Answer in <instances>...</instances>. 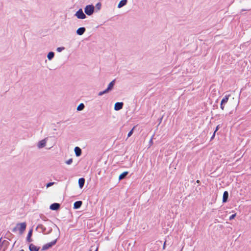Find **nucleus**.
Segmentation results:
<instances>
[{"label":"nucleus","instance_id":"nucleus-19","mask_svg":"<svg viewBox=\"0 0 251 251\" xmlns=\"http://www.w3.org/2000/svg\"><path fill=\"white\" fill-rule=\"evenodd\" d=\"M115 82V80H112L108 85V89H109L110 91L112 89Z\"/></svg>","mask_w":251,"mask_h":251},{"label":"nucleus","instance_id":"nucleus-35","mask_svg":"<svg viewBox=\"0 0 251 251\" xmlns=\"http://www.w3.org/2000/svg\"><path fill=\"white\" fill-rule=\"evenodd\" d=\"M218 126H217L216 129V130H215V132H216V131L218 130Z\"/></svg>","mask_w":251,"mask_h":251},{"label":"nucleus","instance_id":"nucleus-24","mask_svg":"<svg viewBox=\"0 0 251 251\" xmlns=\"http://www.w3.org/2000/svg\"><path fill=\"white\" fill-rule=\"evenodd\" d=\"M73 162V159L72 158H70L69 159V160H67L65 163L68 164V165H70L71 164H72Z\"/></svg>","mask_w":251,"mask_h":251},{"label":"nucleus","instance_id":"nucleus-12","mask_svg":"<svg viewBox=\"0 0 251 251\" xmlns=\"http://www.w3.org/2000/svg\"><path fill=\"white\" fill-rule=\"evenodd\" d=\"M82 204V202L81 201H75L74 204V209H78L79 208Z\"/></svg>","mask_w":251,"mask_h":251},{"label":"nucleus","instance_id":"nucleus-18","mask_svg":"<svg viewBox=\"0 0 251 251\" xmlns=\"http://www.w3.org/2000/svg\"><path fill=\"white\" fill-rule=\"evenodd\" d=\"M128 174V172H124L122 173L119 176V180L124 179Z\"/></svg>","mask_w":251,"mask_h":251},{"label":"nucleus","instance_id":"nucleus-5","mask_svg":"<svg viewBox=\"0 0 251 251\" xmlns=\"http://www.w3.org/2000/svg\"><path fill=\"white\" fill-rule=\"evenodd\" d=\"M48 138H45V139L40 141L37 144V147L38 149H42L46 146Z\"/></svg>","mask_w":251,"mask_h":251},{"label":"nucleus","instance_id":"nucleus-38","mask_svg":"<svg viewBox=\"0 0 251 251\" xmlns=\"http://www.w3.org/2000/svg\"><path fill=\"white\" fill-rule=\"evenodd\" d=\"M88 251H92L91 249H90Z\"/></svg>","mask_w":251,"mask_h":251},{"label":"nucleus","instance_id":"nucleus-34","mask_svg":"<svg viewBox=\"0 0 251 251\" xmlns=\"http://www.w3.org/2000/svg\"><path fill=\"white\" fill-rule=\"evenodd\" d=\"M166 241H165L163 244V249H165Z\"/></svg>","mask_w":251,"mask_h":251},{"label":"nucleus","instance_id":"nucleus-3","mask_svg":"<svg viewBox=\"0 0 251 251\" xmlns=\"http://www.w3.org/2000/svg\"><path fill=\"white\" fill-rule=\"evenodd\" d=\"M230 97V95H226L222 100L220 104V108L222 110H224L225 109V105L226 104Z\"/></svg>","mask_w":251,"mask_h":251},{"label":"nucleus","instance_id":"nucleus-1","mask_svg":"<svg viewBox=\"0 0 251 251\" xmlns=\"http://www.w3.org/2000/svg\"><path fill=\"white\" fill-rule=\"evenodd\" d=\"M95 7L92 4L87 5L84 8V12L88 16L92 15L94 12Z\"/></svg>","mask_w":251,"mask_h":251},{"label":"nucleus","instance_id":"nucleus-31","mask_svg":"<svg viewBox=\"0 0 251 251\" xmlns=\"http://www.w3.org/2000/svg\"><path fill=\"white\" fill-rule=\"evenodd\" d=\"M17 229H18V227H17V226H16V227H14V228L12 230V231L13 232H15V231H16L17 230Z\"/></svg>","mask_w":251,"mask_h":251},{"label":"nucleus","instance_id":"nucleus-30","mask_svg":"<svg viewBox=\"0 0 251 251\" xmlns=\"http://www.w3.org/2000/svg\"><path fill=\"white\" fill-rule=\"evenodd\" d=\"M110 91V90L109 89H108V88H107V89H106L105 90L103 91V94H105L106 93H107Z\"/></svg>","mask_w":251,"mask_h":251},{"label":"nucleus","instance_id":"nucleus-25","mask_svg":"<svg viewBox=\"0 0 251 251\" xmlns=\"http://www.w3.org/2000/svg\"><path fill=\"white\" fill-rule=\"evenodd\" d=\"M101 4L100 2H98L97 4H96V7L98 9V10H100L101 8Z\"/></svg>","mask_w":251,"mask_h":251},{"label":"nucleus","instance_id":"nucleus-23","mask_svg":"<svg viewBox=\"0 0 251 251\" xmlns=\"http://www.w3.org/2000/svg\"><path fill=\"white\" fill-rule=\"evenodd\" d=\"M135 127H133V128L128 132L127 134V137H129L131 136V135L133 134V131Z\"/></svg>","mask_w":251,"mask_h":251},{"label":"nucleus","instance_id":"nucleus-14","mask_svg":"<svg viewBox=\"0 0 251 251\" xmlns=\"http://www.w3.org/2000/svg\"><path fill=\"white\" fill-rule=\"evenodd\" d=\"M127 2V0H121L119 4H118V7L120 8L126 5Z\"/></svg>","mask_w":251,"mask_h":251},{"label":"nucleus","instance_id":"nucleus-4","mask_svg":"<svg viewBox=\"0 0 251 251\" xmlns=\"http://www.w3.org/2000/svg\"><path fill=\"white\" fill-rule=\"evenodd\" d=\"M75 16L79 19H84L86 17L85 14L83 13L82 9L81 8L76 11L75 14Z\"/></svg>","mask_w":251,"mask_h":251},{"label":"nucleus","instance_id":"nucleus-26","mask_svg":"<svg viewBox=\"0 0 251 251\" xmlns=\"http://www.w3.org/2000/svg\"><path fill=\"white\" fill-rule=\"evenodd\" d=\"M152 139H153V136L151 138L150 141H149V145H150V147L153 144V141H152Z\"/></svg>","mask_w":251,"mask_h":251},{"label":"nucleus","instance_id":"nucleus-6","mask_svg":"<svg viewBox=\"0 0 251 251\" xmlns=\"http://www.w3.org/2000/svg\"><path fill=\"white\" fill-rule=\"evenodd\" d=\"M17 227H18V229L20 231V233L22 234L26 228L25 223H22L20 224H17Z\"/></svg>","mask_w":251,"mask_h":251},{"label":"nucleus","instance_id":"nucleus-27","mask_svg":"<svg viewBox=\"0 0 251 251\" xmlns=\"http://www.w3.org/2000/svg\"><path fill=\"white\" fill-rule=\"evenodd\" d=\"M236 216V214H232V215H231L230 217H229V219L230 220L234 219L235 218V217Z\"/></svg>","mask_w":251,"mask_h":251},{"label":"nucleus","instance_id":"nucleus-17","mask_svg":"<svg viewBox=\"0 0 251 251\" xmlns=\"http://www.w3.org/2000/svg\"><path fill=\"white\" fill-rule=\"evenodd\" d=\"M54 56V53L53 51H50L47 55L48 59L51 60Z\"/></svg>","mask_w":251,"mask_h":251},{"label":"nucleus","instance_id":"nucleus-37","mask_svg":"<svg viewBox=\"0 0 251 251\" xmlns=\"http://www.w3.org/2000/svg\"><path fill=\"white\" fill-rule=\"evenodd\" d=\"M98 251V248L97 247L95 251Z\"/></svg>","mask_w":251,"mask_h":251},{"label":"nucleus","instance_id":"nucleus-20","mask_svg":"<svg viewBox=\"0 0 251 251\" xmlns=\"http://www.w3.org/2000/svg\"><path fill=\"white\" fill-rule=\"evenodd\" d=\"M32 229L30 230V231L28 233L26 239H27V242H31V240L30 238L32 235Z\"/></svg>","mask_w":251,"mask_h":251},{"label":"nucleus","instance_id":"nucleus-29","mask_svg":"<svg viewBox=\"0 0 251 251\" xmlns=\"http://www.w3.org/2000/svg\"><path fill=\"white\" fill-rule=\"evenodd\" d=\"M110 91V90L109 89H108V88H107V89H106L105 90L103 91V94H105L106 93H107Z\"/></svg>","mask_w":251,"mask_h":251},{"label":"nucleus","instance_id":"nucleus-9","mask_svg":"<svg viewBox=\"0 0 251 251\" xmlns=\"http://www.w3.org/2000/svg\"><path fill=\"white\" fill-rule=\"evenodd\" d=\"M74 151H75V155L76 156L78 157L81 155V153H82V151H81V149L79 147H75V149H74Z\"/></svg>","mask_w":251,"mask_h":251},{"label":"nucleus","instance_id":"nucleus-11","mask_svg":"<svg viewBox=\"0 0 251 251\" xmlns=\"http://www.w3.org/2000/svg\"><path fill=\"white\" fill-rule=\"evenodd\" d=\"M228 198V193L227 191H226L224 192L223 196V202H226L227 201Z\"/></svg>","mask_w":251,"mask_h":251},{"label":"nucleus","instance_id":"nucleus-16","mask_svg":"<svg viewBox=\"0 0 251 251\" xmlns=\"http://www.w3.org/2000/svg\"><path fill=\"white\" fill-rule=\"evenodd\" d=\"M84 183H85V179L84 178H80L79 179H78V184H79V186L80 188H82L84 185Z\"/></svg>","mask_w":251,"mask_h":251},{"label":"nucleus","instance_id":"nucleus-39","mask_svg":"<svg viewBox=\"0 0 251 251\" xmlns=\"http://www.w3.org/2000/svg\"><path fill=\"white\" fill-rule=\"evenodd\" d=\"M20 251H24L23 250H21Z\"/></svg>","mask_w":251,"mask_h":251},{"label":"nucleus","instance_id":"nucleus-7","mask_svg":"<svg viewBox=\"0 0 251 251\" xmlns=\"http://www.w3.org/2000/svg\"><path fill=\"white\" fill-rule=\"evenodd\" d=\"M124 103L122 102H117L114 105V109L116 111H118L122 109Z\"/></svg>","mask_w":251,"mask_h":251},{"label":"nucleus","instance_id":"nucleus-21","mask_svg":"<svg viewBox=\"0 0 251 251\" xmlns=\"http://www.w3.org/2000/svg\"><path fill=\"white\" fill-rule=\"evenodd\" d=\"M84 105L83 103H81L78 105V106L77 107V110L78 111H81L84 108Z\"/></svg>","mask_w":251,"mask_h":251},{"label":"nucleus","instance_id":"nucleus-2","mask_svg":"<svg viewBox=\"0 0 251 251\" xmlns=\"http://www.w3.org/2000/svg\"><path fill=\"white\" fill-rule=\"evenodd\" d=\"M56 241L57 239H55L49 243L44 245L42 247V250L45 251L48 250L50 248L52 247L53 245H54L56 244Z\"/></svg>","mask_w":251,"mask_h":251},{"label":"nucleus","instance_id":"nucleus-36","mask_svg":"<svg viewBox=\"0 0 251 251\" xmlns=\"http://www.w3.org/2000/svg\"><path fill=\"white\" fill-rule=\"evenodd\" d=\"M199 182H200V180H197V183H199Z\"/></svg>","mask_w":251,"mask_h":251},{"label":"nucleus","instance_id":"nucleus-10","mask_svg":"<svg viewBox=\"0 0 251 251\" xmlns=\"http://www.w3.org/2000/svg\"><path fill=\"white\" fill-rule=\"evenodd\" d=\"M85 30H86V29L85 27H81L78 28L77 29L76 32V34H78V35H82L84 34Z\"/></svg>","mask_w":251,"mask_h":251},{"label":"nucleus","instance_id":"nucleus-28","mask_svg":"<svg viewBox=\"0 0 251 251\" xmlns=\"http://www.w3.org/2000/svg\"><path fill=\"white\" fill-rule=\"evenodd\" d=\"M54 184V182H49L47 184V187H49L52 185Z\"/></svg>","mask_w":251,"mask_h":251},{"label":"nucleus","instance_id":"nucleus-15","mask_svg":"<svg viewBox=\"0 0 251 251\" xmlns=\"http://www.w3.org/2000/svg\"><path fill=\"white\" fill-rule=\"evenodd\" d=\"M239 100L238 99L236 98L235 99L234 98H232V101L231 100L229 101L230 103L233 104L234 106H237L238 104Z\"/></svg>","mask_w":251,"mask_h":251},{"label":"nucleus","instance_id":"nucleus-33","mask_svg":"<svg viewBox=\"0 0 251 251\" xmlns=\"http://www.w3.org/2000/svg\"><path fill=\"white\" fill-rule=\"evenodd\" d=\"M215 136V131H214L212 137H211V140H212L214 138Z\"/></svg>","mask_w":251,"mask_h":251},{"label":"nucleus","instance_id":"nucleus-8","mask_svg":"<svg viewBox=\"0 0 251 251\" xmlns=\"http://www.w3.org/2000/svg\"><path fill=\"white\" fill-rule=\"evenodd\" d=\"M60 205L58 203H53L50 205V208L52 210H57L60 208Z\"/></svg>","mask_w":251,"mask_h":251},{"label":"nucleus","instance_id":"nucleus-13","mask_svg":"<svg viewBox=\"0 0 251 251\" xmlns=\"http://www.w3.org/2000/svg\"><path fill=\"white\" fill-rule=\"evenodd\" d=\"M30 251H38L40 249L39 247H37L33 244H30L29 246Z\"/></svg>","mask_w":251,"mask_h":251},{"label":"nucleus","instance_id":"nucleus-32","mask_svg":"<svg viewBox=\"0 0 251 251\" xmlns=\"http://www.w3.org/2000/svg\"><path fill=\"white\" fill-rule=\"evenodd\" d=\"M104 95V94H103V91H100V92L99 93V94H98V95H99V96H102V95Z\"/></svg>","mask_w":251,"mask_h":251},{"label":"nucleus","instance_id":"nucleus-22","mask_svg":"<svg viewBox=\"0 0 251 251\" xmlns=\"http://www.w3.org/2000/svg\"><path fill=\"white\" fill-rule=\"evenodd\" d=\"M65 50V48L64 47H58V48H57L56 49V50L58 52H61V51H62V50Z\"/></svg>","mask_w":251,"mask_h":251}]
</instances>
